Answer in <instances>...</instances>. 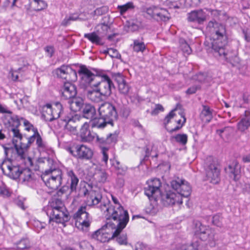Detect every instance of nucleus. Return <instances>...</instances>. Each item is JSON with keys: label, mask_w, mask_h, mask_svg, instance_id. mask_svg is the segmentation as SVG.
<instances>
[{"label": "nucleus", "mask_w": 250, "mask_h": 250, "mask_svg": "<svg viewBox=\"0 0 250 250\" xmlns=\"http://www.w3.org/2000/svg\"><path fill=\"white\" fill-rule=\"evenodd\" d=\"M195 234L203 241L214 240V230L208 226L203 225L200 222L195 223Z\"/></svg>", "instance_id": "obj_17"}, {"label": "nucleus", "mask_w": 250, "mask_h": 250, "mask_svg": "<svg viewBox=\"0 0 250 250\" xmlns=\"http://www.w3.org/2000/svg\"><path fill=\"white\" fill-rule=\"evenodd\" d=\"M61 91L62 97L65 100L74 98L77 95L76 86L69 82L64 83Z\"/></svg>", "instance_id": "obj_23"}, {"label": "nucleus", "mask_w": 250, "mask_h": 250, "mask_svg": "<svg viewBox=\"0 0 250 250\" xmlns=\"http://www.w3.org/2000/svg\"><path fill=\"white\" fill-rule=\"evenodd\" d=\"M80 137L83 142H90L94 140L95 136L91 132L88 123L85 122L81 125Z\"/></svg>", "instance_id": "obj_25"}, {"label": "nucleus", "mask_w": 250, "mask_h": 250, "mask_svg": "<svg viewBox=\"0 0 250 250\" xmlns=\"http://www.w3.org/2000/svg\"><path fill=\"white\" fill-rule=\"evenodd\" d=\"M56 106L60 109L58 117H60L61 120L65 122L64 129L71 134H77L78 127L83 124L82 117L78 114L73 115L71 113L64 112L60 103L57 104Z\"/></svg>", "instance_id": "obj_6"}, {"label": "nucleus", "mask_w": 250, "mask_h": 250, "mask_svg": "<svg viewBox=\"0 0 250 250\" xmlns=\"http://www.w3.org/2000/svg\"><path fill=\"white\" fill-rule=\"evenodd\" d=\"M222 217L219 214H216L212 217V223L217 226L221 227L222 225L221 223Z\"/></svg>", "instance_id": "obj_58"}, {"label": "nucleus", "mask_w": 250, "mask_h": 250, "mask_svg": "<svg viewBox=\"0 0 250 250\" xmlns=\"http://www.w3.org/2000/svg\"><path fill=\"white\" fill-rule=\"evenodd\" d=\"M164 108L163 106L160 104H157L155 105V108L151 111V114L152 115H157L160 111H163Z\"/></svg>", "instance_id": "obj_61"}, {"label": "nucleus", "mask_w": 250, "mask_h": 250, "mask_svg": "<svg viewBox=\"0 0 250 250\" xmlns=\"http://www.w3.org/2000/svg\"><path fill=\"white\" fill-rule=\"evenodd\" d=\"M23 64L22 66L19 67L17 70H13L11 69L9 74L11 75V77L13 81H17L19 78V74L21 72H24L28 69L29 64L26 62H24L23 60Z\"/></svg>", "instance_id": "obj_33"}, {"label": "nucleus", "mask_w": 250, "mask_h": 250, "mask_svg": "<svg viewBox=\"0 0 250 250\" xmlns=\"http://www.w3.org/2000/svg\"><path fill=\"white\" fill-rule=\"evenodd\" d=\"M200 88H201V87L200 86V85H193V86L190 87L189 88H188L187 90L186 93L188 95L193 94L195 93L198 90L200 89Z\"/></svg>", "instance_id": "obj_59"}, {"label": "nucleus", "mask_w": 250, "mask_h": 250, "mask_svg": "<svg viewBox=\"0 0 250 250\" xmlns=\"http://www.w3.org/2000/svg\"><path fill=\"white\" fill-rule=\"evenodd\" d=\"M67 151L77 159L89 160L93 156L92 150L83 145H73L67 148Z\"/></svg>", "instance_id": "obj_13"}, {"label": "nucleus", "mask_w": 250, "mask_h": 250, "mask_svg": "<svg viewBox=\"0 0 250 250\" xmlns=\"http://www.w3.org/2000/svg\"><path fill=\"white\" fill-rule=\"evenodd\" d=\"M84 37L88 39L92 43L96 44V45H102L104 44L102 42V38L94 32L85 34Z\"/></svg>", "instance_id": "obj_36"}, {"label": "nucleus", "mask_w": 250, "mask_h": 250, "mask_svg": "<svg viewBox=\"0 0 250 250\" xmlns=\"http://www.w3.org/2000/svg\"><path fill=\"white\" fill-rule=\"evenodd\" d=\"M78 73L83 81L92 86L100 78L99 76L94 74L85 65L81 66Z\"/></svg>", "instance_id": "obj_20"}, {"label": "nucleus", "mask_w": 250, "mask_h": 250, "mask_svg": "<svg viewBox=\"0 0 250 250\" xmlns=\"http://www.w3.org/2000/svg\"><path fill=\"white\" fill-rule=\"evenodd\" d=\"M33 226L37 229V230H40L45 228L46 224L39 221H34Z\"/></svg>", "instance_id": "obj_60"}, {"label": "nucleus", "mask_w": 250, "mask_h": 250, "mask_svg": "<svg viewBox=\"0 0 250 250\" xmlns=\"http://www.w3.org/2000/svg\"><path fill=\"white\" fill-rule=\"evenodd\" d=\"M207 180L214 184H218L220 181V170L215 163H211L206 168Z\"/></svg>", "instance_id": "obj_21"}, {"label": "nucleus", "mask_w": 250, "mask_h": 250, "mask_svg": "<svg viewBox=\"0 0 250 250\" xmlns=\"http://www.w3.org/2000/svg\"><path fill=\"white\" fill-rule=\"evenodd\" d=\"M30 247V243L28 239L24 238L21 239L16 244L17 250H23L28 249Z\"/></svg>", "instance_id": "obj_42"}, {"label": "nucleus", "mask_w": 250, "mask_h": 250, "mask_svg": "<svg viewBox=\"0 0 250 250\" xmlns=\"http://www.w3.org/2000/svg\"><path fill=\"white\" fill-rule=\"evenodd\" d=\"M218 47L208 52L212 54L215 57L225 60L233 65L234 62H237L238 58L236 51L229 50L227 48V45H220Z\"/></svg>", "instance_id": "obj_11"}, {"label": "nucleus", "mask_w": 250, "mask_h": 250, "mask_svg": "<svg viewBox=\"0 0 250 250\" xmlns=\"http://www.w3.org/2000/svg\"><path fill=\"white\" fill-rule=\"evenodd\" d=\"M36 144L40 152L45 151L47 149V144L42 140L41 136L36 138Z\"/></svg>", "instance_id": "obj_44"}, {"label": "nucleus", "mask_w": 250, "mask_h": 250, "mask_svg": "<svg viewBox=\"0 0 250 250\" xmlns=\"http://www.w3.org/2000/svg\"><path fill=\"white\" fill-rule=\"evenodd\" d=\"M101 80L96 82L93 86L96 87L101 93L105 97H108L111 94L112 88H114V85L110 78L106 75L100 77Z\"/></svg>", "instance_id": "obj_15"}, {"label": "nucleus", "mask_w": 250, "mask_h": 250, "mask_svg": "<svg viewBox=\"0 0 250 250\" xmlns=\"http://www.w3.org/2000/svg\"><path fill=\"white\" fill-rule=\"evenodd\" d=\"M49 217V222H55L58 224H64L68 222L70 216L64 203L60 199L53 198L49 202L45 211Z\"/></svg>", "instance_id": "obj_4"}, {"label": "nucleus", "mask_w": 250, "mask_h": 250, "mask_svg": "<svg viewBox=\"0 0 250 250\" xmlns=\"http://www.w3.org/2000/svg\"><path fill=\"white\" fill-rule=\"evenodd\" d=\"M242 33L245 40L248 42H250V30L249 29H243Z\"/></svg>", "instance_id": "obj_63"}, {"label": "nucleus", "mask_w": 250, "mask_h": 250, "mask_svg": "<svg viewBox=\"0 0 250 250\" xmlns=\"http://www.w3.org/2000/svg\"><path fill=\"white\" fill-rule=\"evenodd\" d=\"M86 96L88 99L95 103H99L103 101L104 98V96L97 88L92 90H88Z\"/></svg>", "instance_id": "obj_31"}, {"label": "nucleus", "mask_w": 250, "mask_h": 250, "mask_svg": "<svg viewBox=\"0 0 250 250\" xmlns=\"http://www.w3.org/2000/svg\"><path fill=\"white\" fill-rule=\"evenodd\" d=\"M58 113H56L57 116L55 115L54 111L52 109L50 104H47L43 107L42 116L44 117L46 121L52 122L54 120L59 118L58 117Z\"/></svg>", "instance_id": "obj_28"}, {"label": "nucleus", "mask_w": 250, "mask_h": 250, "mask_svg": "<svg viewBox=\"0 0 250 250\" xmlns=\"http://www.w3.org/2000/svg\"><path fill=\"white\" fill-rule=\"evenodd\" d=\"M86 210V206H81L74 214L73 218L75 220V225L77 227L82 226L87 228L90 226L91 218Z\"/></svg>", "instance_id": "obj_16"}, {"label": "nucleus", "mask_w": 250, "mask_h": 250, "mask_svg": "<svg viewBox=\"0 0 250 250\" xmlns=\"http://www.w3.org/2000/svg\"><path fill=\"white\" fill-rule=\"evenodd\" d=\"M55 72L58 77L62 79L72 81L76 80L77 78L76 70L69 65H62L60 67L57 68Z\"/></svg>", "instance_id": "obj_19"}, {"label": "nucleus", "mask_w": 250, "mask_h": 250, "mask_svg": "<svg viewBox=\"0 0 250 250\" xmlns=\"http://www.w3.org/2000/svg\"><path fill=\"white\" fill-rule=\"evenodd\" d=\"M66 174L70 181L69 188L71 192H76L79 179L72 169H67Z\"/></svg>", "instance_id": "obj_29"}, {"label": "nucleus", "mask_w": 250, "mask_h": 250, "mask_svg": "<svg viewBox=\"0 0 250 250\" xmlns=\"http://www.w3.org/2000/svg\"><path fill=\"white\" fill-rule=\"evenodd\" d=\"M11 147L2 145L6 158L2 162L0 167L3 172L10 178L16 179L19 178L25 166H32L31 158L27 157L24 149L15 143Z\"/></svg>", "instance_id": "obj_1"}, {"label": "nucleus", "mask_w": 250, "mask_h": 250, "mask_svg": "<svg viewBox=\"0 0 250 250\" xmlns=\"http://www.w3.org/2000/svg\"><path fill=\"white\" fill-rule=\"evenodd\" d=\"M115 81L118 84V90L120 93L126 95L130 89V86L126 82L123 75L118 74L115 76Z\"/></svg>", "instance_id": "obj_27"}, {"label": "nucleus", "mask_w": 250, "mask_h": 250, "mask_svg": "<svg viewBox=\"0 0 250 250\" xmlns=\"http://www.w3.org/2000/svg\"><path fill=\"white\" fill-rule=\"evenodd\" d=\"M80 193L81 197H86V203L88 206L98 205L101 201L102 196L99 191L92 189V186L84 183L81 188Z\"/></svg>", "instance_id": "obj_8"}, {"label": "nucleus", "mask_w": 250, "mask_h": 250, "mask_svg": "<svg viewBox=\"0 0 250 250\" xmlns=\"http://www.w3.org/2000/svg\"><path fill=\"white\" fill-rule=\"evenodd\" d=\"M116 166L114 167L117 174L120 175H124L126 170V167H121L120 163L119 161H116Z\"/></svg>", "instance_id": "obj_53"}, {"label": "nucleus", "mask_w": 250, "mask_h": 250, "mask_svg": "<svg viewBox=\"0 0 250 250\" xmlns=\"http://www.w3.org/2000/svg\"><path fill=\"white\" fill-rule=\"evenodd\" d=\"M161 186V181L157 178L147 182V186L144 188V192L150 201L157 202L160 199L162 204L166 206H172L175 203H183L180 195H178L173 191L169 190L165 194H161L160 189Z\"/></svg>", "instance_id": "obj_2"}, {"label": "nucleus", "mask_w": 250, "mask_h": 250, "mask_svg": "<svg viewBox=\"0 0 250 250\" xmlns=\"http://www.w3.org/2000/svg\"><path fill=\"white\" fill-rule=\"evenodd\" d=\"M170 139L171 140H174L179 144L184 146L187 143L188 135L186 134H178L175 136H172Z\"/></svg>", "instance_id": "obj_41"}, {"label": "nucleus", "mask_w": 250, "mask_h": 250, "mask_svg": "<svg viewBox=\"0 0 250 250\" xmlns=\"http://www.w3.org/2000/svg\"><path fill=\"white\" fill-rule=\"evenodd\" d=\"M206 13L202 9H200L188 13V19L189 21L203 24L206 20Z\"/></svg>", "instance_id": "obj_24"}, {"label": "nucleus", "mask_w": 250, "mask_h": 250, "mask_svg": "<svg viewBox=\"0 0 250 250\" xmlns=\"http://www.w3.org/2000/svg\"><path fill=\"white\" fill-rule=\"evenodd\" d=\"M108 11V7L106 6H103L99 8H97L95 11V15L97 16H101L105 14Z\"/></svg>", "instance_id": "obj_54"}, {"label": "nucleus", "mask_w": 250, "mask_h": 250, "mask_svg": "<svg viewBox=\"0 0 250 250\" xmlns=\"http://www.w3.org/2000/svg\"><path fill=\"white\" fill-rule=\"evenodd\" d=\"M100 208L105 213L107 219H112L117 222L116 229L118 231L123 230L126 227L129 221V215L127 211L122 206L113 207L110 206L109 201H106L102 202Z\"/></svg>", "instance_id": "obj_3"}, {"label": "nucleus", "mask_w": 250, "mask_h": 250, "mask_svg": "<svg viewBox=\"0 0 250 250\" xmlns=\"http://www.w3.org/2000/svg\"><path fill=\"white\" fill-rule=\"evenodd\" d=\"M8 125L9 126V131L13 133L14 138H17L21 140L22 138V134L20 133L19 127L21 125L20 120L17 115H12L8 120ZM14 140L15 143L17 144V140Z\"/></svg>", "instance_id": "obj_18"}, {"label": "nucleus", "mask_w": 250, "mask_h": 250, "mask_svg": "<svg viewBox=\"0 0 250 250\" xmlns=\"http://www.w3.org/2000/svg\"><path fill=\"white\" fill-rule=\"evenodd\" d=\"M133 50L136 52H144L146 49V45L143 42L139 40H135L133 42Z\"/></svg>", "instance_id": "obj_43"}, {"label": "nucleus", "mask_w": 250, "mask_h": 250, "mask_svg": "<svg viewBox=\"0 0 250 250\" xmlns=\"http://www.w3.org/2000/svg\"><path fill=\"white\" fill-rule=\"evenodd\" d=\"M134 6L133 5V2H128L125 4L122 5H118L117 7V9L119 10L121 15H123L125 13L127 10L129 9H133Z\"/></svg>", "instance_id": "obj_46"}, {"label": "nucleus", "mask_w": 250, "mask_h": 250, "mask_svg": "<svg viewBox=\"0 0 250 250\" xmlns=\"http://www.w3.org/2000/svg\"><path fill=\"white\" fill-rule=\"evenodd\" d=\"M118 136V134L116 132L109 134L106 137L107 146H114L117 142Z\"/></svg>", "instance_id": "obj_45"}, {"label": "nucleus", "mask_w": 250, "mask_h": 250, "mask_svg": "<svg viewBox=\"0 0 250 250\" xmlns=\"http://www.w3.org/2000/svg\"><path fill=\"white\" fill-rule=\"evenodd\" d=\"M135 250H148V248L143 243L138 242L135 245Z\"/></svg>", "instance_id": "obj_64"}, {"label": "nucleus", "mask_w": 250, "mask_h": 250, "mask_svg": "<svg viewBox=\"0 0 250 250\" xmlns=\"http://www.w3.org/2000/svg\"><path fill=\"white\" fill-rule=\"evenodd\" d=\"M37 4L36 10L39 11L46 9L47 7V3L43 0H34Z\"/></svg>", "instance_id": "obj_51"}, {"label": "nucleus", "mask_w": 250, "mask_h": 250, "mask_svg": "<svg viewBox=\"0 0 250 250\" xmlns=\"http://www.w3.org/2000/svg\"><path fill=\"white\" fill-rule=\"evenodd\" d=\"M176 109H173L171 110L165 118L164 120V125L165 126V128L168 131L170 129H169L167 127V125L170 122L171 120L172 119H174V117L176 116V114L175 113V111H176Z\"/></svg>", "instance_id": "obj_49"}, {"label": "nucleus", "mask_w": 250, "mask_h": 250, "mask_svg": "<svg viewBox=\"0 0 250 250\" xmlns=\"http://www.w3.org/2000/svg\"><path fill=\"white\" fill-rule=\"evenodd\" d=\"M39 162L44 164L49 167L48 169H46L42 173H52L55 170H61L60 168H57L56 162L51 158H44L42 160H40Z\"/></svg>", "instance_id": "obj_32"}, {"label": "nucleus", "mask_w": 250, "mask_h": 250, "mask_svg": "<svg viewBox=\"0 0 250 250\" xmlns=\"http://www.w3.org/2000/svg\"><path fill=\"white\" fill-rule=\"evenodd\" d=\"M118 233L119 231L116 229L113 231L111 225L107 223L93 232L91 234V237L100 242L105 243L108 242L110 239H112V238Z\"/></svg>", "instance_id": "obj_12"}, {"label": "nucleus", "mask_w": 250, "mask_h": 250, "mask_svg": "<svg viewBox=\"0 0 250 250\" xmlns=\"http://www.w3.org/2000/svg\"><path fill=\"white\" fill-rule=\"evenodd\" d=\"M122 230L119 231V233L112 238V239H116V241L120 245H126L127 244V237L126 233H121Z\"/></svg>", "instance_id": "obj_40"}, {"label": "nucleus", "mask_w": 250, "mask_h": 250, "mask_svg": "<svg viewBox=\"0 0 250 250\" xmlns=\"http://www.w3.org/2000/svg\"><path fill=\"white\" fill-rule=\"evenodd\" d=\"M250 101V95L248 92L241 93L237 99L235 100L236 104L240 107H243L245 104H248Z\"/></svg>", "instance_id": "obj_37"}, {"label": "nucleus", "mask_w": 250, "mask_h": 250, "mask_svg": "<svg viewBox=\"0 0 250 250\" xmlns=\"http://www.w3.org/2000/svg\"><path fill=\"white\" fill-rule=\"evenodd\" d=\"M108 150L109 147L104 146L102 147V161L106 165L107 164L108 160Z\"/></svg>", "instance_id": "obj_52"}, {"label": "nucleus", "mask_w": 250, "mask_h": 250, "mask_svg": "<svg viewBox=\"0 0 250 250\" xmlns=\"http://www.w3.org/2000/svg\"><path fill=\"white\" fill-rule=\"evenodd\" d=\"M110 53H109V55L112 58H115L118 59L121 57V55L119 54L118 51L114 48H109Z\"/></svg>", "instance_id": "obj_62"}, {"label": "nucleus", "mask_w": 250, "mask_h": 250, "mask_svg": "<svg viewBox=\"0 0 250 250\" xmlns=\"http://www.w3.org/2000/svg\"><path fill=\"white\" fill-rule=\"evenodd\" d=\"M91 126L92 128H97L98 129L104 128L108 123L102 117H99L95 116L93 119L91 120Z\"/></svg>", "instance_id": "obj_34"}, {"label": "nucleus", "mask_w": 250, "mask_h": 250, "mask_svg": "<svg viewBox=\"0 0 250 250\" xmlns=\"http://www.w3.org/2000/svg\"><path fill=\"white\" fill-rule=\"evenodd\" d=\"M62 170H57L52 173H42L41 179L48 188L54 190L62 185Z\"/></svg>", "instance_id": "obj_9"}, {"label": "nucleus", "mask_w": 250, "mask_h": 250, "mask_svg": "<svg viewBox=\"0 0 250 250\" xmlns=\"http://www.w3.org/2000/svg\"><path fill=\"white\" fill-rule=\"evenodd\" d=\"M158 9V7H152L147 8L146 9V13L147 15L150 16V17L153 18L155 19L156 17V11H157V9Z\"/></svg>", "instance_id": "obj_56"}, {"label": "nucleus", "mask_w": 250, "mask_h": 250, "mask_svg": "<svg viewBox=\"0 0 250 250\" xmlns=\"http://www.w3.org/2000/svg\"><path fill=\"white\" fill-rule=\"evenodd\" d=\"M0 196L3 197H9L11 196V193L5 185L0 186Z\"/></svg>", "instance_id": "obj_55"}, {"label": "nucleus", "mask_w": 250, "mask_h": 250, "mask_svg": "<svg viewBox=\"0 0 250 250\" xmlns=\"http://www.w3.org/2000/svg\"><path fill=\"white\" fill-rule=\"evenodd\" d=\"M180 47L183 52L188 55L190 54L192 52V50L186 41L183 39H181L180 41Z\"/></svg>", "instance_id": "obj_50"}, {"label": "nucleus", "mask_w": 250, "mask_h": 250, "mask_svg": "<svg viewBox=\"0 0 250 250\" xmlns=\"http://www.w3.org/2000/svg\"><path fill=\"white\" fill-rule=\"evenodd\" d=\"M79 16L76 14H70L69 16L66 17L62 22V25L64 26L70 24L71 21H75L79 19Z\"/></svg>", "instance_id": "obj_47"}, {"label": "nucleus", "mask_w": 250, "mask_h": 250, "mask_svg": "<svg viewBox=\"0 0 250 250\" xmlns=\"http://www.w3.org/2000/svg\"><path fill=\"white\" fill-rule=\"evenodd\" d=\"M33 176L34 174L28 168L24 167L19 178L23 182H28L33 180Z\"/></svg>", "instance_id": "obj_35"}, {"label": "nucleus", "mask_w": 250, "mask_h": 250, "mask_svg": "<svg viewBox=\"0 0 250 250\" xmlns=\"http://www.w3.org/2000/svg\"><path fill=\"white\" fill-rule=\"evenodd\" d=\"M107 173L104 170H97L94 175V179L99 183H104L107 180Z\"/></svg>", "instance_id": "obj_39"}, {"label": "nucleus", "mask_w": 250, "mask_h": 250, "mask_svg": "<svg viewBox=\"0 0 250 250\" xmlns=\"http://www.w3.org/2000/svg\"><path fill=\"white\" fill-rule=\"evenodd\" d=\"M225 170L226 173L233 180L237 181L240 178L241 166L237 160H234L230 162Z\"/></svg>", "instance_id": "obj_22"}, {"label": "nucleus", "mask_w": 250, "mask_h": 250, "mask_svg": "<svg viewBox=\"0 0 250 250\" xmlns=\"http://www.w3.org/2000/svg\"><path fill=\"white\" fill-rule=\"evenodd\" d=\"M212 111L208 106L203 105V109L200 115L201 120L205 123H208L213 117Z\"/></svg>", "instance_id": "obj_30"}, {"label": "nucleus", "mask_w": 250, "mask_h": 250, "mask_svg": "<svg viewBox=\"0 0 250 250\" xmlns=\"http://www.w3.org/2000/svg\"><path fill=\"white\" fill-rule=\"evenodd\" d=\"M250 127V109L246 110L237 124V129L243 132Z\"/></svg>", "instance_id": "obj_26"}, {"label": "nucleus", "mask_w": 250, "mask_h": 250, "mask_svg": "<svg viewBox=\"0 0 250 250\" xmlns=\"http://www.w3.org/2000/svg\"><path fill=\"white\" fill-rule=\"evenodd\" d=\"M181 117L183 118V121L182 123H181V120L178 119L177 120L176 119H175V122L178 124L177 126H176L174 128H172L168 130V132L169 133H173L174 132H176L179 130H180L183 126L184 125L185 123L186 122V118H185V116L183 114H181Z\"/></svg>", "instance_id": "obj_48"}, {"label": "nucleus", "mask_w": 250, "mask_h": 250, "mask_svg": "<svg viewBox=\"0 0 250 250\" xmlns=\"http://www.w3.org/2000/svg\"><path fill=\"white\" fill-rule=\"evenodd\" d=\"M98 111L99 115L107 121L108 125L113 126L114 125V122L118 118L115 106L110 103L105 102L100 106Z\"/></svg>", "instance_id": "obj_10"}, {"label": "nucleus", "mask_w": 250, "mask_h": 250, "mask_svg": "<svg viewBox=\"0 0 250 250\" xmlns=\"http://www.w3.org/2000/svg\"><path fill=\"white\" fill-rule=\"evenodd\" d=\"M171 187L177 192V194L180 197H188L191 194V188L189 183L183 179H177L171 182Z\"/></svg>", "instance_id": "obj_14"}, {"label": "nucleus", "mask_w": 250, "mask_h": 250, "mask_svg": "<svg viewBox=\"0 0 250 250\" xmlns=\"http://www.w3.org/2000/svg\"><path fill=\"white\" fill-rule=\"evenodd\" d=\"M181 250H198V245L197 243L184 245L181 247Z\"/></svg>", "instance_id": "obj_57"}, {"label": "nucleus", "mask_w": 250, "mask_h": 250, "mask_svg": "<svg viewBox=\"0 0 250 250\" xmlns=\"http://www.w3.org/2000/svg\"><path fill=\"white\" fill-rule=\"evenodd\" d=\"M208 27L210 29L212 38L210 40V42H205L207 52L218 48L220 45L227 44L228 36L225 25L215 21H210Z\"/></svg>", "instance_id": "obj_5"}, {"label": "nucleus", "mask_w": 250, "mask_h": 250, "mask_svg": "<svg viewBox=\"0 0 250 250\" xmlns=\"http://www.w3.org/2000/svg\"><path fill=\"white\" fill-rule=\"evenodd\" d=\"M156 12V13L155 14L156 15L155 19L156 20H161L163 21H167L168 20L169 18L167 16L168 13L166 9L160 8L158 7V9Z\"/></svg>", "instance_id": "obj_38"}, {"label": "nucleus", "mask_w": 250, "mask_h": 250, "mask_svg": "<svg viewBox=\"0 0 250 250\" xmlns=\"http://www.w3.org/2000/svg\"><path fill=\"white\" fill-rule=\"evenodd\" d=\"M71 107H75L76 111H80L82 117L87 120H92L97 116L96 109L92 104L84 102L82 99H75L71 103Z\"/></svg>", "instance_id": "obj_7"}]
</instances>
